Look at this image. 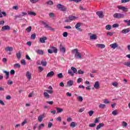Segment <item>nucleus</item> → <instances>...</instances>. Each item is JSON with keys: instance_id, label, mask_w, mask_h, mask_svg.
<instances>
[{"instance_id": "nucleus-33", "label": "nucleus", "mask_w": 130, "mask_h": 130, "mask_svg": "<svg viewBox=\"0 0 130 130\" xmlns=\"http://www.w3.org/2000/svg\"><path fill=\"white\" fill-rule=\"evenodd\" d=\"M76 122H72L71 124H70V126L71 127H72L73 128H74V127H76Z\"/></svg>"}, {"instance_id": "nucleus-61", "label": "nucleus", "mask_w": 130, "mask_h": 130, "mask_svg": "<svg viewBox=\"0 0 130 130\" xmlns=\"http://www.w3.org/2000/svg\"><path fill=\"white\" fill-rule=\"evenodd\" d=\"M112 85L114 86V87H117L118 83H117V82H113Z\"/></svg>"}, {"instance_id": "nucleus-63", "label": "nucleus", "mask_w": 130, "mask_h": 130, "mask_svg": "<svg viewBox=\"0 0 130 130\" xmlns=\"http://www.w3.org/2000/svg\"><path fill=\"white\" fill-rule=\"evenodd\" d=\"M104 103H105V104H109V101L106 99L104 100Z\"/></svg>"}, {"instance_id": "nucleus-54", "label": "nucleus", "mask_w": 130, "mask_h": 130, "mask_svg": "<svg viewBox=\"0 0 130 130\" xmlns=\"http://www.w3.org/2000/svg\"><path fill=\"white\" fill-rule=\"evenodd\" d=\"M83 79L81 78H79L77 79V83L78 84H80V83L82 82Z\"/></svg>"}, {"instance_id": "nucleus-50", "label": "nucleus", "mask_w": 130, "mask_h": 130, "mask_svg": "<svg viewBox=\"0 0 130 130\" xmlns=\"http://www.w3.org/2000/svg\"><path fill=\"white\" fill-rule=\"evenodd\" d=\"M78 74H79V75H83L84 74V71L80 70L78 71Z\"/></svg>"}, {"instance_id": "nucleus-2", "label": "nucleus", "mask_w": 130, "mask_h": 130, "mask_svg": "<svg viewBox=\"0 0 130 130\" xmlns=\"http://www.w3.org/2000/svg\"><path fill=\"white\" fill-rule=\"evenodd\" d=\"M57 8L58 9V10H60L61 12H67V8L66 7V6L61 5V4H58L57 5Z\"/></svg>"}, {"instance_id": "nucleus-46", "label": "nucleus", "mask_w": 130, "mask_h": 130, "mask_svg": "<svg viewBox=\"0 0 130 130\" xmlns=\"http://www.w3.org/2000/svg\"><path fill=\"white\" fill-rule=\"evenodd\" d=\"M16 56H17L18 59H20V58H21V53L18 52V53H16Z\"/></svg>"}, {"instance_id": "nucleus-52", "label": "nucleus", "mask_w": 130, "mask_h": 130, "mask_svg": "<svg viewBox=\"0 0 130 130\" xmlns=\"http://www.w3.org/2000/svg\"><path fill=\"white\" fill-rule=\"evenodd\" d=\"M88 114L89 115V116H92L93 114H94V111H89L88 112Z\"/></svg>"}, {"instance_id": "nucleus-32", "label": "nucleus", "mask_w": 130, "mask_h": 130, "mask_svg": "<svg viewBox=\"0 0 130 130\" xmlns=\"http://www.w3.org/2000/svg\"><path fill=\"white\" fill-rule=\"evenodd\" d=\"M71 52L72 53H78L79 52V50H78V49H74L72 50Z\"/></svg>"}, {"instance_id": "nucleus-49", "label": "nucleus", "mask_w": 130, "mask_h": 130, "mask_svg": "<svg viewBox=\"0 0 130 130\" xmlns=\"http://www.w3.org/2000/svg\"><path fill=\"white\" fill-rule=\"evenodd\" d=\"M106 30H110L111 29V25H107L106 26Z\"/></svg>"}, {"instance_id": "nucleus-10", "label": "nucleus", "mask_w": 130, "mask_h": 130, "mask_svg": "<svg viewBox=\"0 0 130 130\" xmlns=\"http://www.w3.org/2000/svg\"><path fill=\"white\" fill-rule=\"evenodd\" d=\"M11 29V27L9 25H5L2 27V31H5L6 30H10Z\"/></svg>"}, {"instance_id": "nucleus-36", "label": "nucleus", "mask_w": 130, "mask_h": 130, "mask_svg": "<svg viewBox=\"0 0 130 130\" xmlns=\"http://www.w3.org/2000/svg\"><path fill=\"white\" fill-rule=\"evenodd\" d=\"M35 38H36V34H33L31 35L30 36V39H32L33 40H35Z\"/></svg>"}, {"instance_id": "nucleus-44", "label": "nucleus", "mask_w": 130, "mask_h": 130, "mask_svg": "<svg viewBox=\"0 0 130 130\" xmlns=\"http://www.w3.org/2000/svg\"><path fill=\"white\" fill-rule=\"evenodd\" d=\"M46 92H47V93H49V94H52L53 93V90H48V89H46L45 90Z\"/></svg>"}, {"instance_id": "nucleus-8", "label": "nucleus", "mask_w": 130, "mask_h": 130, "mask_svg": "<svg viewBox=\"0 0 130 130\" xmlns=\"http://www.w3.org/2000/svg\"><path fill=\"white\" fill-rule=\"evenodd\" d=\"M96 15L100 18L101 19H102L103 17H104V15H103V12L102 11H98L96 12Z\"/></svg>"}, {"instance_id": "nucleus-1", "label": "nucleus", "mask_w": 130, "mask_h": 130, "mask_svg": "<svg viewBox=\"0 0 130 130\" xmlns=\"http://www.w3.org/2000/svg\"><path fill=\"white\" fill-rule=\"evenodd\" d=\"M77 68L75 67H71V70H68V74L72 77H74V74H76V75H78V72H77Z\"/></svg>"}, {"instance_id": "nucleus-48", "label": "nucleus", "mask_w": 130, "mask_h": 130, "mask_svg": "<svg viewBox=\"0 0 130 130\" xmlns=\"http://www.w3.org/2000/svg\"><path fill=\"white\" fill-rule=\"evenodd\" d=\"M89 127H95L96 126V124L95 123H90L89 124Z\"/></svg>"}, {"instance_id": "nucleus-60", "label": "nucleus", "mask_w": 130, "mask_h": 130, "mask_svg": "<svg viewBox=\"0 0 130 130\" xmlns=\"http://www.w3.org/2000/svg\"><path fill=\"white\" fill-rule=\"evenodd\" d=\"M107 35V36H112V35H113V33L111 32H108Z\"/></svg>"}, {"instance_id": "nucleus-31", "label": "nucleus", "mask_w": 130, "mask_h": 130, "mask_svg": "<svg viewBox=\"0 0 130 130\" xmlns=\"http://www.w3.org/2000/svg\"><path fill=\"white\" fill-rule=\"evenodd\" d=\"M99 107V108H102V109H104L106 107V105L105 104H100Z\"/></svg>"}, {"instance_id": "nucleus-45", "label": "nucleus", "mask_w": 130, "mask_h": 130, "mask_svg": "<svg viewBox=\"0 0 130 130\" xmlns=\"http://www.w3.org/2000/svg\"><path fill=\"white\" fill-rule=\"evenodd\" d=\"M29 2H30L31 4H36V3L39 2V0H29Z\"/></svg>"}, {"instance_id": "nucleus-43", "label": "nucleus", "mask_w": 130, "mask_h": 130, "mask_svg": "<svg viewBox=\"0 0 130 130\" xmlns=\"http://www.w3.org/2000/svg\"><path fill=\"white\" fill-rule=\"evenodd\" d=\"M81 26V23L80 22H78L77 23V24L75 25V28L76 29H78L79 28H80V26Z\"/></svg>"}, {"instance_id": "nucleus-5", "label": "nucleus", "mask_w": 130, "mask_h": 130, "mask_svg": "<svg viewBox=\"0 0 130 130\" xmlns=\"http://www.w3.org/2000/svg\"><path fill=\"white\" fill-rule=\"evenodd\" d=\"M48 52L50 54L53 53V52L54 53H57V49L54 47H51V49H48Z\"/></svg>"}, {"instance_id": "nucleus-28", "label": "nucleus", "mask_w": 130, "mask_h": 130, "mask_svg": "<svg viewBox=\"0 0 130 130\" xmlns=\"http://www.w3.org/2000/svg\"><path fill=\"white\" fill-rule=\"evenodd\" d=\"M14 69H20L21 68V64L20 63H16L14 64Z\"/></svg>"}, {"instance_id": "nucleus-29", "label": "nucleus", "mask_w": 130, "mask_h": 130, "mask_svg": "<svg viewBox=\"0 0 130 130\" xmlns=\"http://www.w3.org/2000/svg\"><path fill=\"white\" fill-rule=\"evenodd\" d=\"M31 30H32V26H29L26 28L25 31H27L28 33H30Z\"/></svg>"}, {"instance_id": "nucleus-55", "label": "nucleus", "mask_w": 130, "mask_h": 130, "mask_svg": "<svg viewBox=\"0 0 130 130\" xmlns=\"http://www.w3.org/2000/svg\"><path fill=\"white\" fill-rule=\"evenodd\" d=\"M12 9L13 10H16V11L19 10V7H18V6H14L12 7Z\"/></svg>"}, {"instance_id": "nucleus-22", "label": "nucleus", "mask_w": 130, "mask_h": 130, "mask_svg": "<svg viewBox=\"0 0 130 130\" xmlns=\"http://www.w3.org/2000/svg\"><path fill=\"white\" fill-rule=\"evenodd\" d=\"M67 85L69 86V87H71V86H73L74 85V81L73 80H70L67 82Z\"/></svg>"}, {"instance_id": "nucleus-12", "label": "nucleus", "mask_w": 130, "mask_h": 130, "mask_svg": "<svg viewBox=\"0 0 130 130\" xmlns=\"http://www.w3.org/2000/svg\"><path fill=\"white\" fill-rule=\"evenodd\" d=\"M54 76V72L53 71H51L49 72L47 75V77H51Z\"/></svg>"}, {"instance_id": "nucleus-24", "label": "nucleus", "mask_w": 130, "mask_h": 130, "mask_svg": "<svg viewBox=\"0 0 130 130\" xmlns=\"http://www.w3.org/2000/svg\"><path fill=\"white\" fill-rule=\"evenodd\" d=\"M27 14L29 16H36V13L35 12H32V11H28Z\"/></svg>"}, {"instance_id": "nucleus-37", "label": "nucleus", "mask_w": 130, "mask_h": 130, "mask_svg": "<svg viewBox=\"0 0 130 130\" xmlns=\"http://www.w3.org/2000/svg\"><path fill=\"white\" fill-rule=\"evenodd\" d=\"M123 64L124 66H126V67H128L129 68H130V61L125 62Z\"/></svg>"}, {"instance_id": "nucleus-41", "label": "nucleus", "mask_w": 130, "mask_h": 130, "mask_svg": "<svg viewBox=\"0 0 130 130\" xmlns=\"http://www.w3.org/2000/svg\"><path fill=\"white\" fill-rule=\"evenodd\" d=\"M38 70H39V72H40V73H41L42 72H43V70H44V69L41 67V66H39L38 67Z\"/></svg>"}, {"instance_id": "nucleus-13", "label": "nucleus", "mask_w": 130, "mask_h": 130, "mask_svg": "<svg viewBox=\"0 0 130 130\" xmlns=\"http://www.w3.org/2000/svg\"><path fill=\"white\" fill-rule=\"evenodd\" d=\"M93 87L95 88V89H99V87H100V85L99 84V81L95 82V84L93 85Z\"/></svg>"}, {"instance_id": "nucleus-57", "label": "nucleus", "mask_w": 130, "mask_h": 130, "mask_svg": "<svg viewBox=\"0 0 130 130\" xmlns=\"http://www.w3.org/2000/svg\"><path fill=\"white\" fill-rule=\"evenodd\" d=\"M53 124L52 123L49 122L48 124V127H49V128H50V127H51V126H52Z\"/></svg>"}, {"instance_id": "nucleus-3", "label": "nucleus", "mask_w": 130, "mask_h": 130, "mask_svg": "<svg viewBox=\"0 0 130 130\" xmlns=\"http://www.w3.org/2000/svg\"><path fill=\"white\" fill-rule=\"evenodd\" d=\"M114 18L116 19H122V18H124V14L122 13H115L113 15Z\"/></svg>"}, {"instance_id": "nucleus-21", "label": "nucleus", "mask_w": 130, "mask_h": 130, "mask_svg": "<svg viewBox=\"0 0 130 130\" xmlns=\"http://www.w3.org/2000/svg\"><path fill=\"white\" fill-rule=\"evenodd\" d=\"M110 46L113 49H115V48H117L118 46L117 45V44L114 43V44H111Z\"/></svg>"}, {"instance_id": "nucleus-42", "label": "nucleus", "mask_w": 130, "mask_h": 130, "mask_svg": "<svg viewBox=\"0 0 130 130\" xmlns=\"http://www.w3.org/2000/svg\"><path fill=\"white\" fill-rule=\"evenodd\" d=\"M57 76L58 78H59V79H62V78H63V75H62V73L58 74Z\"/></svg>"}, {"instance_id": "nucleus-11", "label": "nucleus", "mask_w": 130, "mask_h": 130, "mask_svg": "<svg viewBox=\"0 0 130 130\" xmlns=\"http://www.w3.org/2000/svg\"><path fill=\"white\" fill-rule=\"evenodd\" d=\"M130 31L129 28H126V29H123L121 31V33H122V34H127V33H128Z\"/></svg>"}, {"instance_id": "nucleus-26", "label": "nucleus", "mask_w": 130, "mask_h": 130, "mask_svg": "<svg viewBox=\"0 0 130 130\" xmlns=\"http://www.w3.org/2000/svg\"><path fill=\"white\" fill-rule=\"evenodd\" d=\"M57 110V113H60V112H62L63 111V109L57 107L56 108Z\"/></svg>"}, {"instance_id": "nucleus-47", "label": "nucleus", "mask_w": 130, "mask_h": 130, "mask_svg": "<svg viewBox=\"0 0 130 130\" xmlns=\"http://www.w3.org/2000/svg\"><path fill=\"white\" fill-rule=\"evenodd\" d=\"M130 2V0H121V4H125L126 3H128Z\"/></svg>"}, {"instance_id": "nucleus-39", "label": "nucleus", "mask_w": 130, "mask_h": 130, "mask_svg": "<svg viewBox=\"0 0 130 130\" xmlns=\"http://www.w3.org/2000/svg\"><path fill=\"white\" fill-rule=\"evenodd\" d=\"M46 4H47V5H49V6H52V5H53V2L51 1H49L47 2Z\"/></svg>"}, {"instance_id": "nucleus-59", "label": "nucleus", "mask_w": 130, "mask_h": 130, "mask_svg": "<svg viewBox=\"0 0 130 130\" xmlns=\"http://www.w3.org/2000/svg\"><path fill=\"white\" fill-rule=\"evenodd\" d=\"M26 123H27V120H24L22 122V124H21V125L23 126L25 125V124H26Z\"/></svg>"}, {"instance_id": "nucleus-19", "label": "nucleus", "mask_w": 130, "mask_h": 130, "mask_svg": "<svg viewBox=\"0 0 130 130\" xmlns=\"http://www.w3.org/2000/svg\"><path fill=\"white\" fill-rule=\"evenodd\" d=\"M103 126H104V124L103 123H101L96 126V129H100V128H101V127H103Z\"/></svg>"}, {"instance_id": "nucleus-34", "label": "nucleus", "mask_w": 130, "mask_h": 130, "mask_svg": "<svg viewBox=\"0 0 130 130\" xmlns=\"http://www.w3.org/2000/svg\"><path fill=\"white\" fill-rule=\"evenodd\" d=\"M60 51L61 52H62V53H64V52H66V48L63 47H60Z\"/></svg>"}, {"instance_id": "nucleus-20", "label": "nucleus", "mask_w": 130, "mask_h": 130, "mask_svg": "<svg viewBox=\"0 0 130 130\" xmlns=\"http://www.w3.org/2000/svg\"><path fill=\"white\" fill-rule=\"evenodd\" d=\"M3 73H4L5 74H6V79L8 80V79H9V77H10V72H7L6 71H3Z\"/></svg>"}, {"instance_id": "nucleus-30", "label": "nucleus", "mask_w": 130, "mask_h": 130, "mask_svg": "<svg viewBox=\"0 0 130 130\" xmlns=\"http://www.w3.org/2000/svg\"><path fill=\"white\" fill-rule=\"evenodd\" d=\"M45 126V125L44 124L42 123V124H40L39 126L38 127V130H40L43 127H44Z\"/></svg>"}, {"instance_id": "nucleus-16", "label": "nucleus", "mask_w": 130, "mask_h": 130, "mask_svg": "<svg viewBox=\"0 0 130 130\" xmlns=\"http://www.w3.org/2000/svg\"><path fill=\"white\" fill-rule=\"evenodd\" d=\"M90 39L91 40H96L97 39V35L93 34L90 36Z\"/></svg>"}, {"instance_id": "nucleus-56", "label": "nucleus", "mask_w": 130, "mask_h": 130, "mask_svg": "<svg viewBox=\"0 0 130 130\" xmlns=\"http://www.w3.org/2000/svg\"><path fill=\"white\" fill-rule=\"evenodd\" d=\"M112 114L113 115H117V111L116 110H114L113 112H112Z\"/></svg>"}, {"instance_id": "nucleus-53", "label": "nucleus", "mask_w": 130, "mask_h": 130, "mask_svg": "<svg viewBox=\"0 0 130 130\" xmlns=\"http://www.w3.org/2000/svg\"><path fill=\"white\" fill-rule=\"evenodd\" d=\"M124 22H125V23H127V25L128 26H130V20H124Z\"/></svg>"}, {"instance_id": "nucleus-15", "label": "nucleus", "mask_w": 130, "mask_h": 130, "mask_svg": "<svg viewBox=\"0 0 130 130\" xmlns=\"http://www.w3.org/2000/svg\"><path fill=\"white\" fill-rule=\"evenodd\" d=\"M47 40V38L44 37L43 38H40V42L41 43H45V40Z\"/></svg>"}, {"instance_id": "nucleus-4", "label": "nucleus", "mask_w": 130, "mask_h": 130, "mask_svg": "<svg viewBox=\"0 0 130 130\" xmlns=\"http://www.w3.org/2000/svg\"><path fill=\"white\" fill-rule=\"evenodd\" d=\"M42 24H43V25H44V27L45 28H46L47 30H49L50 31H54V28L48 25V24H46V23H45L44 21H42Z\"/></svg>"}, {"instance_id": "nucleus-17", "label": "nucleus", "mask_w": 130, "mask_h": 130, "mask_svg": "<svg viewBox=\"0 0 130 130\" xmlns=\"http://www.w3.org/2000/svg\"><path fill=\"white\" fill-rule=\"evenodd\" d=\"M118 9L119 10H121L123 12H125V10H127V8H125L124 6H118Z\"/></svg>"}, {"instance_id": "nucleus-35", "label": "nucleus", "mask_w": 130, "mask_h": 130, "mask_svg": "<svg viewBox=\"0 0 130 130\" xmlns=\"http://www.w3.org/2000/svg\"><path fill=\"white\" fill-rule=\"evenodd\" d=\"M122 125L123 126V127H126L127 126V123H126L125 121H122Z\"/></svg>"}, {"instance_id": "nucleus-51", "label": "nucleus", "mask_w": 130, "mask_h": 130, "mask_svg": "<svg viewBox=\"0 0 130 130\" xmlns=\"http://www.w3.org/2000/svg\"><path fill=\"white\" fill-rule=\"evenodd\" d=\"M21 64H23V66H25L26 64V61L24 59H22L21 60Z\"/></svg>"}, {"instance_id": "nucleus-62", "label": "nucleus", "mask_w": 130, "mask_h": 130, "mask_svg": "<svg viewBox=\"0 0 130 130\" xmlns=\"http://www.w3.org/2000/svg\"><path fill=\"white\" fill-rule=\"evenodd\" d=\"M63 37H68V32H64L63 33Z\"/></svg>"}, {"instance_id": "nucleus-14", "label": "nucleus", "mask_w": 130, "mask_h": 130, "mask_svg": "<svg viewBox=\"0 0 130 130\" xmlns=\"http://www.w3.org/2000/svg\"><path fill=\"white\" fill-rule=\"evenodd\" d=\"M96 46L97 47H99V48H101V49L105 48V45L103 44H96Z\"/></svg>"}, {"instance_id": "nucleus-23", "label": "nucleus", "mask_w": 130, "mask_h": 130, "mask_svg": "<svg viewBox=\"0 0 130 130\" xmlns=\"http://www.w3.org/2000/svg\"><path fill=\"white\" fill-rule=\"evenodd\" d=\"M13 49L12 47H7L5 48V51H13Z\"/></svg>"}, {"instance_id": "nucleus-58", "label": "nucleus", "mask_w": 130, "mask_h": 130, "mask_svg": "<svg viewBox=\"0 0 130 130\" xmlns=\"http://www.w3.org/2000/svg\"><path fill=\"white\" fill-rule=\"evenodd\" d=\"M119 26L118 24L115 23L113 25V28H117Z\"/></svg>"}, {"instance_id": "nucleus-38", "label": "nucleus", "mask_w": 130, "mask_h": 130, "mask_svg": "<svg viewBox=\"0 0 130 130\" xmlns=\"http://www.w3.org/2000/svg\"><path fill=\"white\" fill-rule=\"evenodd\" d=\"M41 64H42L43 66V67H46V66L47 64V62H46V61L42 60V61L41 62Z\"/></svg>"}, {"instance_id": "nucleus-40", "label": "nucleus", "mask_w": 130, "mask_h": 130, "mask_svg": "<svg viewBox=\"0 0 130 130\" xmlns=\"http://www.w3.org/2000/svg\"><path fill=\"white\" fill-rule=\"evenodd\" d=\"M77 99L79 102H83V97L81 96H77Z\"/></svg>"}, {"instance_id": "nucleus-9", "label": "nucleus", "mask_w": 130, "mask_h": 130, "mask_svg": "<svg viewBox=\"0 0 130 130\" xmlns=\"http://www.w3.org/2000/svg\"><path fill=\"white\" fill-rule=\"evenodd\" d=\"M75 57H76V58H79L80 59H82V53L78 52L77 53H76L75 54Z\"/></svg>"}, {"instance_id": "nucleus-6", "label": "nucleus", "mask_w": 130, "mask_h": 130, "mask_svg": "<svg viewBox=\"0 0 130 130\" xmlns=\"http://www.w3.org/2000/svg\"><path fill=\"white\" fill-rule=\"evenodd\" d=\"M45 117H46V114L44 113L38 117V121H40V122H41V121L43 120V118H45Z\"/></svg>"}, {"instance_id": "nucleus-18", "label": "nucleus", "mask_w": 130, "mask_h": 130, "mask_svg": "<svg viewBox=\"0 0 130 130\" xmlns=\"http://www.w3.org/2000/svg\"><path fill=\"white\" fill-rule=\"evenodd\" d=\"M77 18V17L73 15H71L69 16V19L70 20V22H71V21H74V20H76Z\"/></svg>"}, {"instance_id": "nucleus-27", "label": "nucleus", "mask_w": 130, "mask_h": 130, "mask_svg": "<svg viewBox=\"0 0 130 130\" xmlns=\"http://www.w3.org/2000/svg\"><path fill=\"white\" fill-rule=\"evenodd\" d=\"M44 96L47 99H49V98H50V95L49 94H48V93L46 92H44Z\"/></svg>"}, {"instance_id": "nucleus-64", "label": "nucleus", "mask_w": 130, "mask_h": 130, "mask_svg": "<svg viewBox=\"0 0 130 130\" xmlns=\"http://www.w3.org/2000/svg\"><path fill=\"white\" fill-rule=\"evenodd\" d=\"M10 75H15V70H11Z\"/></svg>"}, {"instance_id": "nucleus-7", "label": "nucleus", "mask_w": 130, "mask_h": 130, "mask_svg": "<svg viewBox=\"0 0 130 130\" xmlns=\"http://www.w3.org/2000/svg\"><path fill=\"white\" fill-rule=\"evenodd\" d=\"M26 77H27V80H28V81H30V80H31V78H32V75L29 71L26 72Z\"/></svg>"}, {"instance_id": "nucleus-25", "label": "nucleus", "mask_w": 130, "mask_h": 130, "mask_svg": "<svg viewBox=\"0 0 130 130\" xmlns=\"http://www.w3.org/2000/svg\"><path fill=\"white\" fill-rule=\"evenodd\" d=\"M36 52L38 54H40L41 55H43L44 53V52L42 50H38L36 51Z\"/></svg>"}]
</instances>
